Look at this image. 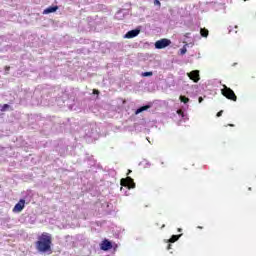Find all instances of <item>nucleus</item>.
<instances>
[{"instance_id": "obj_29", "label": "nucleus", "mask_w": 256, "mask_h": 256, "mask_svg": "<svg viewBox=\"0 0 256 256\" xmlns=\"http://www.w3.org/2000/svg\"><path fill=\"white\" fill-rule=\"evenodd\" d=\"M249 189V191H251V188H248Z\"/></svg>"}, {"instance_id": "obj_23", "label": "nucleus", "mask_w": 256, "mask_h": 256, "mask_svg": "<svg viewBox=\"0 0 256 256\" xmlns=\"http://www.w3.org/2000/svg\"><path fill=\"white\" fill-rule=\"evenodd\" d=\"M167 249L168 251L171 249V244H168Z\"/></svg>"}, {"instance_id": "obj_12", "label": "nucleus", "mask_w": 256, "mask_h": 256, "mask_svg": "<svg viewBox=\"0 0 256 256\" xmlns=\"http://www.w3.org/2000/svg\"><path fill=\"white\" fill-rule=\"evenodd\" d=\"M200 34L202 37H209V30H207L206 28H201Z\"/></svg>"}, {"instance_id": "obj_19", "label": "nucleus", "mask_w": 256, "mask_h": 256, "mask_svg": "<svg viewBox=\"0 0 256 256\" xmlns=\"http://www.w3.org/2000/svg\"><path fill=\"white\" fill-rule=\"evenodd\" d=\"M221 115H223V110H220V111L216 114V117H221Z\"/></svg>"}, {"instance_id": "obj_5", "label": "nucleus", "mask_w": 256, "mask_h": 256, "mask_svg": "<svg viewBox=\"0 0 256 256\" xmlns=\"http://www.w3.org/2000/svg\"><path fill=\"white\" fill-rule=\"evenodd\" d=\"M187 75L189 79H191V81H194V83H199L201 79V77L199 76V70H193L189 72Z\"/></svg>"}, {"instance_id": "obj_14", "label": "nucleus", "mask_w": 256, "mask_h": 256, "mask_svg": "<svg viewBox=\"0 0 256 256\" xmlns=\"http://www.w3.org/2000/svg\"><path fill=\"white\" fill-rule=\"evenodd\" d=\"M180 101L182 103H187L189 101V98L185 97V96H180Z\"/></svg>"}, {"instance_id": "obj_8", "label": "nucleus", "mask_w": 256, "mask_h": 256, "mask_svg": "<svg viewBox=\"0 0 256 256\" xmlns=\"http://www.w3.org/2000/svg\"><path fill=\"white\" fill-rule=\"evenodd\" d=\"M100 248L102 251H109V249H113V244H111V242L107 239H105L101 245Z\"/></svg>"}, {"instance_id": "obj_11", "label": "nucleus", "mask_w": 256, "mask_h": 256, "mask_svg": "<svg viewBox=\"0 0 256 256\" xmlns=\"http://www.w3.org/2000/svg\"><path fill=\"white\" fill-rule=\"evenodd\" d=\"M182 235L183 234L172 235L171 238L168 240V243H175L176 241H179V238H181Z\"/></svg>"}, {"instance_id": "obj_13", "label": "nucleus", "mask_w": 256, "mask_h": 256, "mask_svg": "<svg viewBox=\"0 0 256 256\" xmlns=\"http://www.w3.org/2000/svg\"><path fill=\"white\" fill-rule=\"evenodd\" d=\"M142 77H153V72H143Z\"/></svg>"}, {"instance_id": "obj_28", "label": "nucleus", "mask_w": 256, "mask_h": 256, "mask_svg": "<svg viewBox=\"0 0 256 256\" xmlns=\"http://www.w3.org/2000/svg\"><path fill=\"white\" fill-rule=\"evenodd\" d=\"M163 227H165V224H164V225H162V228H163Z\"/></svg>"}, {"instance_id": "obj_26", "label": "nucleus", "mask_w": 256, "mask_h": 256, "mask_svg": "<svg viewBox=\"0 0 256 256\" xmlns=\"http://www.w3.org/2000/svg\"><path fill=\"white\" fill-rule=\"evenodd\" d=\"M129 173H131V170H128V173H127V175H129Z\"/></svg>"}, {"instance_id": "obj_15", "label": "nucleus", "mask_w": 256, "mask_h": 256, "mask_svg": "<svg viewBox=\"0 0 256 256\" xmlns=\"http://www.w3.org/2000/svg\"><path fill=\"white\" fill-rule=\"evenodd\" d=\"M9 109V104H4L2 107H1V109H0V111H6V110H8Z\"/></svg>"}, {"instance_id": "obj_6", "label": "nucleus", "mask_w": 256, "mask_h": 256, "mask_svg": "<svg viewBox=\"0 0 256 256\" xmlns=\"http://www.w3.org/2000/svg\"><path fill=\"white\" fill-rule=\"evenodd\" d=\"M25 209V199H20L19 202L14 206L13 213H21Z\"/></svg>"}, {"instance_id": "obj_1", "label": "nucleus", "mask_w": 256, "mask_h": 256, "mask_svg": "<svg viewBox=\"0 0 256 256\" xmlns=\"http://www.w3.org/2000/svg\"><path fill=\"white\" fill-rule=\"evenodd\" d=\"M51 245H53V237L47 232H43L35 242V247L38 253H45L46 255H51V253H53Z\"/></svg>"}, {"instance_id": "obj_21", "label": "nucleus", "mask_w": 256, "mask_h": 256, "mask_svg": "<svg viewBox=\"0 0 256 256\" xmlns=\"http://www.w3.org/2000/svg\"><path fill=\"white\" fill-rule=\"evenodd\" d=\"M199 103H202L203 102V97H199Z\"/></svg>"}, {"instance_id": "obj_17", "label": "nucleus", "mask_w": 256, "mask_h": 256, "mask_svg": "<svg viewBox=\"0 0 256 256\" xmlns=\"http://www.w3.org/2000/svg\"><path fill=\"white\" fill-rule=\"evenodd\" d=\"M177 114L181 115V117H184V112L181 109L177 110Z\"/></svg>"}, {"instance_id": "obj_2", "label": "nucleus", "mask_w": 256, "mask_h": 256, "mask_svg": "<svg viewBox=\"0 0 256 256\" xmlns=\"http://www.w3.org/2000/svg\"><path fill=\"white\" fill-rule=\"evenodd\" d=\"M221 93L223 95V97H226V99H229L230 101H237V95L235 94V92L227 87V85H223V89H221Z\"/></svg>"}, {"instance_id": "obj_16", "label": "nucleus", "mask_w": 256, "mask_h": 256, "mask_svg": "<svg viewBox=\"0 0 256 256\" xmlns=\"http://www.w3.org/2000/svg\"><path fill=\"white\" fill-rule=\"evenodd\" d=\"M180 53H181V55H185V53H187V48H182L180 50Z\"/></svg>"}, {"instance_id": "obj_3", "label": "nucleus", "mask_w": 256, "mask_h": 256, "mask_svg": "<svg viewBox=\"0 0 256 256\" xmlns=\"http://www.w3.org/2000/svg\"><path fill=\"white\" fill-rule=\"evenodd\" d=\"M120 185L122 187H128V189H135V181L131 177L122 178L120 180Z\"/></svg>"}, {"instance_id": "obj_18", "label": "nucleus", "mask_w": 256, "mask_h": 256, "mask_svg": "<svg viewBox=\"0 0 256 256\" xmlns=\"http://www.w3.org/2000/svg\"><path fill=\"white\" fill-rule=\"evenodd\" d=\"M154 5H159V7H161V2L159 0H154Z\"/></svg>"}, {"instance_id": "obj_27", "label": "nucleus", "mask_w": 256, "mask_h": 256, "mask_svg": "<svg viewBox=\"0 0 256 256\" xmlns=\"http://www.w3.org/2000/svg\"><path fill=\"white\" fill-rule=\"evenodd\" d=\"M198 229H203V227H201V226H198Z\"/></svg>"}, {"instance_id": "obj_4", "label": "nucleus", "mask_w": 256, "mask_h": 256, "mask_svg": "<svg viewBox=\"0 0 256 256\" xmlns=\"http://www.w3.org/2000/svg\"><path fill=\"white\" fill-rule=\"evenodd\" d=\"M171 45V40L167 38H162L155 42L156 49H165V47H169Z\"/></svg>"}, {"instance_id": "obj_20", "label": "nucleus", "mask_w": 256, "mask_h": 256, "mask_svg": "<svg viewBox=\"0 0 256 256\" xmlns=\"http://www.w3.org/2000/svg\"><path fill=\"white\" fill-rule=\"evenodd\" d=\"M94 95H99V90H93Z\"/></svg>"}, {"instance_id": "obj_25", "label": "nucleus", "mask_w": 256, "mask_h": 256, "mask_svg": "<svg viewBox=\"0 0 256 256\" xmlns=\"http://www.w3.org/2000/svg\"><path fill=\"white\" fill-rule=\"evenodd\" d=\"M229 126H230V127H235V125H233V124H229Z\"/></svg>"}, {"instance_id": "obj_9", "label": "nucleus", "mask_w": 256, "mask_h": 256, "mask_svg": "<svg viewBox=\"0 0 256 256\" xmlns=\"http://www.w3.org/2000/svg\"><path fill=\"white\" fill-rule=\"evenodd\" d=\"M59 9V6H50L43 11V15H49V13H55Z\"/></svg>"}, {"instance_id": "obj_24", "label": "nucleus", "mask_w": 256, "mask_h": 256, "mask_svg": "<svg viewBox=\"0 0 256 256\" xmlns=\"http://www.w3.org/2000/svg\"><path fill=\"white\" fill-rule=\"evenodd\" d=\"M183 231V229L181 228H178V232L181 233Z\"/></svg>"}, {"instance_id": "obj_10", "label": "nucleus", "mask_w": 256, "mask_h": 256, "mask_svg": "<svg viewBox=\"0 0 256 256\" xmlns=\"http://www.w3.org/2000/svg\"><path fill=\"white\" fill-rule=\"evenodd\" d=\"M147 109H151L150 105L142 106L138 108L135 112V115H139V113H143V111H147Z\"/></svg>"}, {"instance_id": "obj_22", "label": "nucleus", "mask_w": 256, "mask_h": 256, "mask_svg": "<svg viewBox=\"0 0 256 256\" xmlns=\"http://www.w3.org/2000/svg\"><path fill=\"white\" fill-rule=\"evenodd\" d=\"M9 69H11V67H9V66L5 67V71H9Z\"/></svg>"}, {"instance_id": "obj_7", "label": "nucleus", "mask_w": 256, "mask_h": 256, "mask_svg": "<svg viewBox=\"0 0 256 256\" xmlns=\"http://www.w3.org/2000/svg\"><path fill=\"white\" fill-rule=\"evenodd\" d=\"M140 33H141V30L139 29L130 30L125 34L124 38L133 39L134 37H137V35H139Z\"/></svg>"}]
</instances>
